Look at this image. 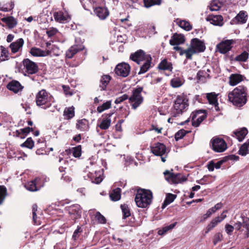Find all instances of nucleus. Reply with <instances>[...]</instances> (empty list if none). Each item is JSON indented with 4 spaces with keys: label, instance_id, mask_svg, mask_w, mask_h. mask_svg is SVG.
<instances>
[{
    "label": "nucleus",
    "instance_id": "13d9d810",
    "mask_svg": "<svg viewBox=\"0 0 249 249\" xmlns=\"http://www.w3.org/2000/svg\"><path fill=\"white\" fill-rule=\"evenodd\" d=\"M34 146V142L31 138H28L26 141L21 144V147H26L29 149H32Z\"/></svg>",
    "mask_w": 249,
    "mask_h": 249
},
{
    "label": "nucleus",
    "instance_id": "b1692460",
    "mask_svg": "<svg viewBox=\"0 0 249 249\" xmlns=\"http://www.w3.org/2000/svg\"><path fill=\"white\" fill-rule=\"evenodd\" d=\"M83 45H75L71 46L66 52V56L68 58H71L78 52L84 49Z\"/></svg>",
    "mask_w": 249,
    "mask_h": 249
},
{
    "label": "nucleus",
    "instance_id": "49530a36",
    "mask_svg": "<svg viewBox=\"0 0 249 249\" xmlns=\"http://www.w3.org/2000/svg\"><path fill=\"white\" fill-rule=\"evenodd\" d=\"M222 6V3L219 0H213L210 5V9L212 11H218Z\"/></svg>",
    "mask_w": 249,
    "mask_h": 249
},
{
    "label": "nucleus",
    "instance_id": "c03bdc74",
    "mask_svg": "<svg viewBox=\"0 0 249 249\" xmlns=\"http://www.w3.org/2000/svg\"><path fill=\"white\" fill-rule=\"evenodd\" d=\"M177 24L180 27L187 31H190L192 29L190 23L188 21L184 20L178 21Z\"/></svg>",
    "mask_w": 249,
    "mask_h": 249
},
{
    "label": "nucleus",
    "instance_id": "bf43d9fd",
    "mask_svg": "<svg viewBox=\"0 0 249 249\" xmlns=\"http://www.w3.org/2000/svg\"><path fill=\"white\" fill-rule=\"evenodd\" d=\"M64 115L68 119H71L74 116V108L72 107L67 108L65 109Z\"/></svg>",
    "mask_w": 249,
    "mask_h": 249
},
{
    "label": "nucleus",
    "instance_id": "5701e85b",
    "mask_svg": "<svg viewBox=\"0 0 249 249\" xmlns=\"http://www.w3.org/2000/svg\"><path fill=\"white\" fill-rule=\"evenodd\" d=\"M113 114V113H109L105 116V117L102 120L100 124H98V126L101 129L106 130L110 126L111 124L110 117Z\"/></svg>",
    "mask_w": 249,
    "mask_h": 249
},
{
    "label": "nucleus",
    "instance_id": "7c9ffc66",
    "mask_svg": "<svg viewBox=\"0 0 249 249\" xmlns=\"http://www.w3.org/2000/svg\"><path fill=\"white\" fill-rule=\"evenodd\" d=\"M243 80V76L239 74H232L230 77L229 84L235 86Z\"/></svg>",
    "mask_w": 249,
    "mask_h": 249
},
{
    "label": "nucleus",
    "instance_id": "79ce46f5",
    "mask_svg": "<svg viewBox=\"0 0 249 249\" xmlns=\"http://www.w3.org/2000/svg\"><path fill=\"white\" fill-rule=\"evenodd\" d=\"M177 224V222H176L168 226L163 227L162 229L158 231V234L160 235H164L168 231L172 230L176 226Z\"/></svg>",
    "mask_w": 249,
    "mask_h": 249
},
{
    "label": "nucleus",
    "instance_id": "4468645a",
    "mask_svg": "<svg viewBox=\"0 0 249 249\" xmlns=\"http://www.w3.org/2000/svg\"><path fill=\"white\" fill-rule=\"evenodd\" d=\"M41 179L39 178H36L34 180L30 181L25 183L24 187L30 191L34 192L38 190L42 186L41 184Z\"/></svg>",
    "mask_w": 249,
    "mask_h": 249
},
{
    "label": "nucleus",
    "instance_id": "de8ad7c7",
    "mask_svg": "<svg viewBox=\"0 0 249 249\" xmlns=\"http://www.w3.org/2000/svg\"><path fill=\"white\" fill-rule=\"evenodd\" d=\"M143 3L145 7L149 8L155 5H160L161 3V0H143Z\"/></svg>",
    "mask_w": 249,
    "mask_h": 249
},
{
    "label": "nucleus",
    "instance_id": "f8f14e48",
    "mask_svg": "<svg viewBox=\"0 0 249 249\" xmlns=\"http://www.w3.org/2000/svg\"><path fill=\"white\" fill-rule=\"evenodd\" d=\"M148 56H151L149 54H146L142 50H140L134 53L131 54L130 56V58L140 65V64H142V62L148 58Z\"/></svg>",
    "mask_w": 249,
    "mask_h": 249
},
{
    "label": "nucleus",
    "instance_id": "338daca9",
    "mask_svg": "<svg viewBox=\"0 0 249 249\" xmlns=\"http://www.w3.org/2000/svg\"><path fill=\"white\" fill-rule=\"evenodd\" d=\"M128 98V96L127 95L124 94L123 95L121 96H120L116 99V100L114 101V103L116 104H119L123 102V101H125V100L127 99Z\"/></svg>",
    "mask_w": 249,
    "mask_h": 249
},
{
    "label": "nucleus",
    "instance_id": "0e129e2a",
    "mask_svg": "<svg viewBox=\"0 0 249 249\" xmlns=\"http://www.w3.org/2000/svg\"><path fill=\"white\" fill-rule=\"evenodd\" d=\"M223 239V235L220 232L216 233L213 237V243L214 245H216L217 243L220 242Z\"/></svg>",
    "mask_w": 249,
    "mask_h": 249
},
{
    "label": "nucleus",
    "instance_id": "3c124183",
    "mask_svg": "<svg viewBox=\"0 0 249 249\" xmlns=\"http://www.w3.org/2000/svg\"><path fill=\"white\" fill-rule=\"evenodd\" d=\"M121 208L123 215V218L125 219L130 216V209L127 205L124 204L121 205Z\"/></svg>",
    "mask_w": 249,
    "mask_h": 249
},
{
    "label": "nucleus",
    "instance_id": "f3484780",
    "mask_svg": "<svg viewBox=\"0 0 249 249\" xmlns=\"http://www.w3.org/2000/svg\"><path fill=\"white\" fill-rule=\"evenodd\" d=\"M231 40H227L221 42L216 46V49L221 53L225 54L228 52L231 48Z\"/></svg>",
    "mask_w": 249,
    "mask_h": 249
},
{
    "label": "nucleus",
    "instance_id": "2f4dec72",
    "mask_svg": "<svg viewBox=\"0 0 249 249\" xmlns=\"http://www.w3.org/2000/svg\"><path fill=\"white\" fill-rule=\"evenodd\" d=\"M76 127L82 131H87L89 129V122L85 119L79 120L76 124Z\"/></svg>",
    "mask_w": 249,
    "mask_h": 249
},
{
    "label": "nucleus",
    "instance_id": "6e6552de",
    "mask_svg": "<svg viewBox=\"0 0 249 249\" xmlns=\"http://www.w3.org/2000/svg\"><path fill=\"white\" fill-rule=\"evenodd\" d=\"M21 67L25 75L27 74H35L38 71V70L37 64L28 58L24 59L22 61Z\"/></svg>",
    "mask_w": 249,
    "mask_h": 249
},
{
    "label": "nucleus",
    "instance_id": "ea45409f",
    "mask_svg": "<svg viewBox=\"0 0 249 249\" xmlns=\"http://www.w3.org/2000/svg\"><path fill=\"white\" fill-rule=\"evenodd\" d=\"M173 181L171 184H178L181 183L187 180V178L180 174H174L172 178Z\"/></svg>",
    "mask_w": 249,
    "mask_h": 249
},
{
    "label": "nucleus",
    "instance_id": "a18cd8bd",
    "mask_svg": "<svg viewBox=\"0 0 249 249\" xmlns=\"http://www.w3.org/2000/svg\"><path fill=\"white\" fill-rule=\"evenodd\" d=\"M220 223V222L218 220V218H217V217L213 219L207 226L205 233H208L213 229L215 227L218 223Z\"/></svg>",
    "mask_w": 249,
    "mask_h": 249
},
{
    "label": "nucleus",
    "instance_id": "c9c22d12",
    "mask_svg": "<svg viewBox=\"0 0 249 249\" xmlns=\"http://www.w3.org/2000/svg\"><path fill=\"white\" fill-rule=\"evenodd\" d=\"M2 21L8 26L9 28H13L16 26L17 22L12 17H8L2 18Z\"/></svg>",
    "mask_w": 249,
    "mask_h": 249
},
{
    "label": "nucleus",
    "instance_id": "bb28decb",
    "mask_svg": "<svg viewBox=\"0 0 249 249\" xmlns=\"http://www.w3.org/2000/svg\"><path fill=\"white\" fill-rule=\"evenodd\" d=\"M7 88L8 89L13 91L15 93H18L22 89V87L20 83L15 80L9 82L7 86Z\"/></svg>",
    "mask_w": 249,
    "mask_h": 249
},
{
    "label": "nucleus",
    "instance_id": "aec40b11",
    "mask_svg": "<svg viewBox=\"0 0 249 249\" xmlns=\"http://www.w3.org/2000/svg\"><path fill=\"white\" fill-rule=\"evenodd\" d=\"M206 19L213 25L222 26L223 25V18L221 15H209Z\"/></svg>",
    "mask_w": 249,
    "mask_h": 249
},
{
    "label": "nucleus",
    "instance_id": "c85d7f7f",
    "mask_svg": "<svg viewBox=\"0 0 249 249\" xmlns=\"http://www.w3.org/2000/svg\"><path fill=\"white\" fill-rule=\"evenodd\" d=\"M207 98L208 100L209 103L213 105L214 106L216 110L218 109V103L217 102V96L214 93H209L207 94Z\"/></svg>",
    "mask_w": 249,
    "mask_h": 249
},
{
    "label": "nucleus",
    "instance_id": "473e14b6",
    "mask_svg": "<svg viewBox=\"0 0 249 249\" xmlns=\"http://www.w3.org/2000/svg\"><path fill=\"white\" fill-rule=\"evenodd\" d=\"M222 204L220 202L217 203L214 207L210 208L208 210L206 213L204 214L203 215V219L205 220L207 218L211 216V215L214 213H215L217 210H219L222 207Z\"/></svg>",
    "mask_w": 249,
    "mask_h": 249
},
{
    "label": "nucleus",
    "instance_id": "f03ea898",
    "mask_svg": "<svg viewBox=\"0 0 249 249\" xmlns=\"http://www.w3.org/2000/svg\"><path fill=\"white\" fill-rule=\"evenodd\" d=\"M37 106L41 108L46 109L55 103L53 97L45 89L38 91L36 96Z\"/></svg>",
    "mask_w": 249,
    "mask_h": 249
},
{
    "label": "nucleus",
    "instance_id": "393cba45",
    "mask_svg": "<svg viewBox=\"0 0 249 249\" xmlns=\"http://www.w3.org/2000/svg\"><path fill=\"white\" fill-rule=\"evenodd\" d=\"M185 41L184 36L181 34H175L170 40V44L171 45H178L183 44Z\"/></svg>",
    "mask_w": 249,
    "mask_h": 249
},
{
    "label": "nucleus",
    "instance_id": "39448f33",
    "mask_svg": "<svg viewBox=\"0 0 249 249\" xmlns=\"http://www.w3.org/2000/svg\"><path fill=\"white\" fill-rule=\"evenodd\" d=\"M235 230L244 238L249 237V218L241 215L239 220L234 223Z\"/></svg>",
    "mask_w": 249,
    "mask_h": 249
},
{
    "label": "nucleus",
    "instance_id": "4d7b16f0",
    "mask_svg": "<svg viewBox=\"0 0 249 249\" xmlns=\"http://www.w3.org/2000/svg\"><path fill=\"white\" fill-rule=\"evenodd\" d=\"M248 57L249 53L247 52L244 51L239 55L236 56L235 60L240 62H245L248 59Z\"/></svg>",
    "mask_w": 249,
    "mask_h": 249
},
{
    "label": "nucleus",
    "instance_id": "dca6fc26",
    "mask_svg": "<svg viewBox=\"0 0 249 249\" xmlns=\"http://www.w3.org/2000/svg\"><path fill=\"white\" fill-rule=\"evenodd\" d=\"M190 47L196 53L203 52L205 50V46L204 42L196 38L192 39Z\"/></svg>",
    "mask_w": 249,
    "mask_h": 249
},
{
    "label": "nucleus",
    "instance_id": "cd10ccee",
    "mask_svg": "<svg viewBox=\"0 0 249 249\" xmlns=\"http://www.w3.org/2000/svg\"><path fill=\"white\" fill-rule=\"evenodd\" d=\"M67 210L70 214L75 215L76 217H79L82 213L80 206L78 204L71 205L67 208Z\"/></svg>",
    "mask_w": 249,
    "mask_h": 249
},
{
    "label": "nucleus",
    "instance_id": "a878e982",
    "mask_svg": "<svg viewBox=\"0 0 249 249\" xmlns=\"http://www.w3.org/2000/svg\"><path fill=\"white\" fill-rule=\"evenodd\" d=\"M152 58L151 56H148V58L140 64L141 65L140 70L138 72V74H141L147 71L151 67Z\"/></svg>",
    "mask_w": 249,
    "mask_h": 249
},
{
    "label": "nucleus",
    "instance_id": "a211bd4d",
    "mask_svg": "<svg viewBox=\"0 0 249 249\" xmlns=\"http://www.w3.org/2000/svg\"><path fill=\"white\" fill-rule=\"evenodd\" d=\"M53 17L55 21L60 23L67 22L70 18V16L67 11L54 12Z\"/></svg>",
    "mask_w": 249,
    "mask_h": 249
},
{
    "label": "nucleus",
    "instance_id": "9d476101",
    "mask_svg": "<svg viewBox=\"0 0 249 249\" xmlns=\"http://www.w3.org/2000/svg\"><path fill=\"white\" fill-rule=\"evenodd\" d=\"M130 71V66L125 62H122L118 64L115 67V73L119 76L126 77Z\"/></svg>",
    "mask_w": 249,
    "mask_h": 249
},
{
    "label": "nucleus",
    "instance_id": "c756f323",
    "mask_svg": "<svg viewBox=\"0 0 249 249\" xmlns=\"http://www.w3.org/2000/svg\"><path fill=\"white\" fill-rule=\"evenodd\" d=\"M248 133V131L247 129L243 127L239 130L234 131L233 134L235 138L238 139L239 142H241L244 139Z\"/></svg>",
    "mask_w": 249,
    "mask_h": 249
},
{
    "label": "nucleus",
    "instance_id": "6e6d98bb",
    "mask_svg": "<svg viewBox=\"0 0 249 249\" xmlns=\"http://www.w3.org/2000/svg\"><path fill=\"white\" fill-rule=\"evenodd\" d=\"M196 53L191 47L187 50H183L180 53V55L185 54L186 58L192 59V56L193 54Z\"/></svg>",
    "mask_w": 249,
    "mask_h": 249
},
{
    "label": "nucleus",
    "instance_id": "0eeeda50",
    "mask_svg": "<svg viewBox=\"0 0 249 249\" xmlns=\"http://www.w3.org/2000/svg\"><path fill=\"white\" fill-rule=\"evenodd\" d=\"M142 89V87H137L133 90L132 96L129 98L132 107L134 109H136L143 102V97L141 95Z\"/></svg>",
    "mask_w": 249,
    "mask_h": 249
},
{
    "label": "nucleus",
    "instance_id": "7ed1b4c3",
    "mask_svg": "<svg viewBox=\"0 0 249 249\" xmlns=\"http://www.w3.org/2000/svg\"><path fill=\"white\" fill-rule=\"evenodd\" d=\"M153 198L151 191L145 189L138 190L135 196V201L138 207L146 208L151 203Z\"/></svg>",
    "mask_w": 249,
    "mask_h": 249
},
{
    "label": "nucleus",
    "instance_id": "e433bc0d",
    "mask_svg": "<svg viewBox=\"0 0 249 249\" xmlns=\"http://www.w3.org/2000/svg\"><path fill=\"white\" fill-rule=\"evenodd\" d=\"M110 199L114 201H118L121 198V189L117 188L114 189L109 195Z\"/></svg>",
    "mask_w": 249,
    "mask_h": 249
},
{
    "label": "nucleus",
    "instance_id": "f704fd0d",
    "mask_svg": "<svg viewBox=\"0 0 249 249\" xmlns=\"http://www.w3.org/2000/svg\"><path fill=\"white\" fill-rule=\"evenodd\" d=\"M159 69L162 70H168L171 71L173 67L171 62L167 61L166 59H163L158 65Z\"/></svg>",
    "mask_w": 249,
    "mask_h": 249
},
{
    "label": "nucleus",
    "instance_id": "72a5a7b5",
    "mask_svg": "<svg viewBox=\"0 0 249 249\" xmlns=\"http://www.w3.org/2000/svg\"><path fill=\"white\" fill-rule=\"evenodd\" d=\"M110 79L111 77L108 75H104L102 76L100 80V85L99 86L101 90L106 89L107 86L109 82Z\"/></svg>",
    "mask_w": 249,
    "mask_h": 249
},
{
    "label": "nucleus",
    "instance_id": "f257e3e1",
    "mask_svg": "<svg viewBox=\"0 0 249 249\" xmlns=\"http://www.w3.org/2000/svg\"><path fill=\"white\" fill-rule=\"evenodd\" d=\"M247 88L244 86H239L229 93L228 98L230 102L236 107L244 106L247 102Z\"/></svg>",
    "mask_w": 249,
    "mask_h": 249
},
{
    "label": "nucleus",
    "instance_id": "69168bd1",
    "mask_svg": "<svg viewBox=\"0 0 249 249\" xmlns=\"http://www.w3.org/2000/svg\"><path fill=\"white\" fill-rule=\"evenodd\" d=\"M98 221L101 224H105L106 222L105 217L102 215L99 212H97L95 216Z\"/></svg>",
    "mask_w": 249,
    "mask_h": 249
},
{
    "label": "nucleus",
    "instance_id": "864d4df0",
    "mask_svg": "<svg viewBox=\"0 0 249 249\" xmlns=\"http://www.w3.org/2000/svg\"><path fill=\"white\" fill-rule=\"evenodd\" d=\"M6 196V188L4 186H0V205L3 203Z\"/></svg>",
    "mask_w": 249,
    "mask_h": 249
},
{
    "label": "nucleus",
    "instance_id": "680f3d73",
    "mask_svg": "<svg viewBox=\"0 0 249 249\" xmlns=\"http://www.w3.org/2000/svg\"><path fill=\"white\" fill-rule=\"evenodd\" d=\"M6 6H1V4H0V10L4 12H8L14 8V2L11 1L10 3L6 4Z\"/></svg>",
    "mask_w": 249,
    "mask_h": 249
},
{
    "label": "nucleus",
    "instance_id": "052dcab7",
    "mask_svg": "<svg viewBox=\"0 0 249 249\" xmlns=\"http://www.w3.org/2000/svg\"><path fill=\"white\" fill-rule=\"evenodd\" d=\"M163 174L164 175L165 179L169 183L171 184L172 181H173L172 178H173L174 174L168 170H166L163 173Z\"/></svg>",
    "mask_w": 249,
    "mask_h": 249
},
{
    "label": "nucleus",
    "instance_id": "4be33fe9",
    "mask_svg": "<svg viewBox=\"0 0 249 249\" xmlns=\"http://www.w3.org/2000/svg\"><path fill=\"white\" fill-rule=\"evenodd\" d=\"M24 41L23 38H20L10 45L12 53H15L22 50Z\"/></svg>",
    "mask_w": 249,
    "mask_h": 249
},
{
    "label": "nucleus",
    "instance_id": "09e8293b",
    "mask_svg": "<svg viewBox=\"0 0 249 249\" xmlns=\"http://www.w3.org/2000/svg\"><path fill=\"white\" fill-rule=\"evenodd\" d=\"M236 19L242 23H245L247 20V15L244 11H240L235 17Z\"/></svg>",
    "mask_w": 249,
    "mask_h": 249
},
{
    "label": "nucleus",
    "instance_id": "412c9836",
    "mask_svg": "<svg viewBox=\"0 0 249 249\" xmlns=\"http://www.w3.org/2000/svg\"><path fill=\"white\" fill-rule=\"evenodd\" d=\"M94 12L95 14L100 19H105L109 14V11L106 7H97L94 9Z\"/></svg>",
    "mask_w": 249,
    "mask_h": 249
},
{
    "label": "nucleus",
    "instance_id": "58836bf2",
    "mask_svg": "<svg viewBox=\"0 0 249 249\" xmlns=\"http://www.w3.org/2000/svg\"><path fill=\"white\" fill-rule=\"evenodd\" d=\"M170 83L173 88H178L183 85L184 80L181 77H175L171 80Z\"/></svg>",
    "mask_w": 249,
    "mask_h": 249
},
{
    "label": "nucleus",
    "instance_id": "774afa93",
    "mask_svg": "<svg viewBox=\"0 0 249 249\" xmlns=\"http://www.w3.org/2000/svg\"><path fill=\"white\" fill-rule=\"evenodd\" d=\"M176 197V195H173L172 194H168L167 195L165 200L167 201L168 203L170 204L171 203L174 201Z\"/></svg>",
    "mask_w": 249,
    "mask_h": 249
},
{
    "label": "nucleus",
    "instance_id": "e2e57ef3",
    "mask_svg": "<svg viewBox=\"0 0 249 249\" xmlns=\"http://www.w3.org/2000/svg\"><path fill=\"white\" fill-rule=\"evenodd\" d=\"M225 231L229 235H231L233 230L235 229L234 224L232 226L229 224H226L225 226Z\"/></svg>",
    "mask_w": 249,
    "mask_h": 249
},
{
    "label": "nucleus",
    "instance_id": "37998d69",
    "mask_svg": "<svg viewBox=\"0 0 249 249\" xmlns=\"http://www.w3.org/2000/svg\"><path fill=\"white\" fill-rule=\"evenodd\" d=\"M177 224V222H176L168 226L163 227L162 229L158 231V234L160 235H164L168 231L172 230L176 226Z\"/></svg>",
    "mask_w": 249,
    "mask_h": 249
},
{
    "label": "nucleus",
    "instance_id": "ddd939ff",
    "mask_svg": "<svg viewBox=\"0 0 249 249\" xmlns=\"http://www.w3.org/2000/svg\"><path fill=\"white\" fill-rule=\"evenodd\" d=\"M75 158H78L81 155V146L80 145L72 147L71 149H66L61 155L64 158H70L71 155Z\"/></svg>",
    "mask_w": 249,
    "mask_h": 249
},
{
    "label": "nucleus",
    "instance_id": "9b49d317",
    "mask_svg": "<svg viewBox=\"0 0 249 249\" xmlns=\"http://www.w3.org/2000/svg\"><path fill=\"white\" fill-rule=\"evenodd\" d=\"M190 118H191L192 125L195 127H197L206 118V115L203 113L201 110H198L192 112Z\"/></svg>",
    "mask_w": 249,
    "mask_h": 249
},
{
    "label": "nucleus",
    "instance_id": "4c0bfd02",
    "mask_svg": "<svg viewBox=\"0 0 249 249\" xmlns=\"http://www.w3.org/2000/svg\"><path fill=\"white\" fill-rule=\"evenodd\" d=\"M30 53L34 56H45L48 54L45 51L37 48H32L30 50Z\"/></svg>",
    "mask_w": 249,
    "mask_h": 249
},
{
    "label": "nucleus",
    "instance_id": "423d86ee",
    "mask_svg": "<svg viewBox=\"0 0 249 249\" xmlns=\"http://www.w3.org/2000/svg\"><path fill=\"white\" fill-rule=\"evenodd\" d=\"M235 230L244 238L249 237V218L241 215L239 220L234 223Z\"/></svg>",
    "mask_w": 249,
    "mask_h": 249
},
{
    "label": "nucleus",
    "instance_id": "1a4fd4ad",
    "mask_svg": "<svg viewBox=\"0 0 249 249\" xmlns=\"http://www.w3.org/2000/svg\"><path fill=\"white\" fill-rule=\"evenodd\" d=\"M211 145L213 149L217 152H222L227 148L225 141L221 138H213L211 141Z\"/></svg>",
    "mask_w": 249,
    "mask_h": 249
},
{
    "label": "nucleus",
    "instance_id": "8fccbe9b",
    "mask_svg": "<svg viewBox=\"0 0 249 249\" xmlns=\"http://www.w3.org/2000/svg\"><path fill=\"white\" fill-rule=\"evenodd\" d=\"M8 53L7 49L3 46H1L0 48V62L8 59Z\"/></svg>",
    "mask_w": 249,
    "mask_h": 249
},
{
    "label": "nucleus",
    "instance_id": "20e7f679",
    "mask_svg": "<svg viewBox=\"0 0 249 249\" xmlns=\"http://www.w3.org/2000/svg\"><path fill=\"white\" fill-rule=\"evenodd\" d=\"M188 105V99L186 95H178L174 101V108L172 111V116L176 117L181 114L186 110Z\"/></svg>",
    "mask_w": 249,
    "mask_h": 249
},
{
    "label": "nucleus",
    "instance_id": "a19ab883",
    "mask_svg": "<svg viewBox=\"0 0 249 249\" xmlns=\"http://www.w3.org/2000/svg\"><path fill=\"white\" fill-rule=\"evenodd\" d=\"M249 140L241 146L238 151L239 154L243 156H246L249 153Z\"/></svg>",
    "mask_w": 249,
    "mask_h": 249
},
{
    "label": "nucleus",
    "instance_id": "2eb2a0df",
    "mask_svg": "<svg viewBox=\"0 0 249 249\" xmlns=\"http://www.w3.org/2000/svg\"><path fill=\"white\" fill-rule=\"evenodd\" d=\"M151 150L155 155L162 156L166 152V147L164 144L157 142L151 147Z\"/></svg>",
    "mask_w": 249,
    "mask_h": 249
},
{
    "label": "nucleus",
    "instance_id": "6ab92c4d",
    "mask_svg": "<svg viewBox=\"0 0 249 249\" xmlns=\"http://www.w3.org/2000/svg\"><path fill=\"white\" fill-rule=\"evenodd\" d=\"M94 172H91L90 171L87 175L88 178L90 179L91 182L99 184L103 180V178L102 177V173L100 171H94Z\"/></svg>",
    "mask_w": 249,
    "mask_h": 249
},
{
    "label": "nucleus",
    "instance_id": "5fc2aeb1",
    "mask_svg": "<svg viewBox=\"0 0 249 249\" xmlns=\"http://www.w3.org/2000/svg\"><path fill=\"white\" fill-rule=\"evenodd\" d=\"M111 101H107L106 103H104L102 105L98 107L97 110L99 113H101L104 110L109 108L111 107Z\"/></svg>",
    "mask_w": 249,
    "mask_h": 249
},
{
    "label": "nucleus",
    "instance_id": "603ef678",
    "mask_svg": "<svg viewBox=\"0 0 249 249\" xmlns=\"http://www.w3.org/2000/svg\"><path fill=\"white\" fill-rule=\"evenodd\" d=\"M197 79L200 81H204L206 78H210L209 74L205 70L199 71L197 74Z\"/></svg>",
    "mask_w": 249,
    "mask_h": 249
}]
</instances>
